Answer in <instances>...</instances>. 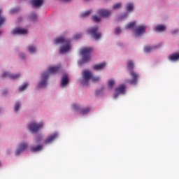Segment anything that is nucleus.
<instances>
[{
  "label": "nucleus",
  "mask_w": 179,
  "mask_h": 179,
  "mask_svg": "<svg viewBox=\"0 0 179 179\" xmlns=\"http://www.w3.org/2000/svg\"><path fill=\"white\" fill-rule=\"evenodd\" d=\"M106 67V62H102L98 64H95L94 66H92V69L94 71H101L102 69H104Z\"/></svg>",
  "instance_id": "f3484780"
},
{
  "label": "nucleus",
  "mask_w": 179,
  "mask_h": 179,
  "mask_svg": "<svg viewBox=\"0 0 179 179\" xmlns=\"http://www.w3.org/2000/svg\"><path fill=\"white\" fill-rule=\"evenodd\" d=\"M114 85H115V81H114V80H109L108 81V86L110 87V89H113Z\"/></svg>",
  "instance_id": "393cba45"
},
{
  "label": "nucleus",
  "mask_w": 179,
  "mask_h": 179,
  "mask_svg": "<svg viewBox=\"0 0 179 179\" xmlns=\"http://www.w3.org/2000/svg\"><path fill=\"white\" fill-rule=\"evenodd\" d=\"M43 127V123H38V124H36V123H31L29 125V129L31 132H33V134H36V132H37V131H38V129H40V128Z\"/></svg>",
  "instance_id": "0eeeda50"
},
{
  "label": "nucleus",
  "mask_w": 179,
  "mask_h": 179,
  "mask_svg": "<svg viewBox=\"0 0 179 179\" xmlns=\"http://www.w3.org/2000/svg\"><path fill=\"white\" fill-rule=\"evenodd\" d=\"M1 166H2V163L0 162V167H1Z\"/></svg>",
  "instance_id": "a18cd8bd"
},
{
  "label": "nucleus",
  "mask_w": 179,
  "mask_h": 179,
  "mask_svg": "<svg viewBox=\"0 0 179 179\" xmlns=\"http://www.w3.org/2000/svg\"><path fill=\"white\" fill-rule=\"evenodd\" d=\"M115 33L116 34H120V33H121V29L120 27L116 28Z\"/></svg>",
  "instance_id": "58836bf2"
},
{
  "label": "nucleus",
  "mask_w": 179,
  "mask_h": 179,
  "mask_svg": "<svg viewBox=\"0 0 179 179\" xmlns=\"http://www.w3.org/2000/svg\"><path fill=\"white\" fill-rule=\"evenodd\" d=\"M29 86V84L24 83L22 86L19 87L20 92H24V90H26L27 89V87Z\"/></svg>",
  "instance_id": "a878e982"
},
{
  "label": "nucleus",
  "mask_w": 179,
  "mask_h": 179,
  "mask_svg": "<svg viewBox=\"0 0 179 179\" xmlns=\"http://www.w3.org/2000/svg\"><path fill=\"white\" fill-rule=\"evenodd\" d=\"M20 108V103L16 102L15 106L14 107V111H15V113H17Z\"/></svg>",
  "instance_id": "c756f323"
},
{
  "label": "nucleus",
  "mask_w": 179,
  "mask_h": 179,
  "mask_svg": "<svg viewBox=\"0 0 179 179\" xmlns=\"http://www.w3.org/2000/svg\"><path fill=\"white\" fill-rule=\"evenodd\" d=\"M91 80H92V82H99V80H100V78L99 77H94L93 76V74L91 76Z\"/></svg>",
  "instance_id": "473e14b6"
},
{
  "label": "nucleus",
  "mask_w": 179,
  "mask_h": 179,
  "mask_svg": "<svg viewBox=\"0 0 179 179\" xmlns=\"http://www.w3.org/2000/svg\"><path fill=\"white\" fill-rule=\"evenodd\" d=\"M1 13H2V10L0 9V26H2L5 23V17H2Z\"/></svg>",
  "instance_id": "2f4dec72"
},
{
  "label": "nucleus",
  "mask_w": 179,
  "mask_h": 179,
  "mask_svg": "<svg viewBox=\"0 0 179 179\" xmlns=\"http://www.w3.org/2000/svg\"><path fill=\"white\" fill-rule=\"evenodd\" d=\"M80 37H82V34H77L74 36L73 38L75 40H79V38H80Z\"/></svg>",
  "instance_id": "f704fd0d"
},
{
  "label": "nucleus",
  "mask_w": 179,
  "mask_h": 179,
  "mask_svg": "<svg viewBox=\"0 0 179 179\" xmlns=\"http://www.w3.org/2000/svg\"><path fill=\"white\" fill-rule=\"evenodd\" d=\"M97 14L99 15L101 17H108L110 15H111V11L109 10H103V9H99L97 11Z\"/></svg>",
  "instance_id": "9b49d317"
},
{
  "label": "nucleus",
  "mask_w": 179,
  "mask_h": 179,
  "mask_svg": "<svg viewBox=\"0 0 179 179\" xmlns=\"http://www.w3.org/2000/svg\"><path fill=\"white\" fill-rule=\"evenodd\" d=\"M31 19L34 22L37 19V15L36 13H32L31 15Z\"/></svg>",
  "instance_id": "72a5a7b5"
},
{
  "label": "nucleus",
  "mask_w": 179,
  "mask_h": 179,
  "mask_svg": "<svg viewBox=\"0 0 179 179\" xmlns=\"http://www.w3.org/2000/svg\"><path fill=\"white\" fill-rule=\"evenodd\" d=\"M135 64L134 62L129 60L127 62V69L130 71L129 76L131 78V80H127L126 83H129L130 85H136L138 83V78H139V74L134 71V68Z\"/></svg>",
  "instance_id": "f03ea898"
},
{
  "label": "nucleus",
  "mask_w": 179,
  "mask_h": 179,
  "mask_svg": "<svg viewBox=\"0 0 179 179\" xmlns=\"http://www.w3.org/2000/svg\"><path fill=\"white\" fill-rule=\"evenodd\" d=\"M2 78H10V79H17V78H20V74H12L9 72H4L2 74Z\"/></svg>",
  "instance_id": "f8f14e48"
},
{
  "label": "nucleus",
  "mask_w": 179,
  "mask_h": 179,
  "mask_svg": "<svg viewBox=\"0 0 179 179\" xmlns=\"http://www.w3.org/2000/svg\"><path fill=\"white\" fill-rule=\"evenodd\" d=\"M92 52H93L92 48H84L80 50V54L83 55V62L79 63L80 65L86 62H90V53Z\"/></svg>",
  "instance_id": "7ed1b4c3"
},
{
  "label": "nucleus",
  "mask_w": 179,
  "mask_h": 179,
  "mask_svg": "<svg viewBox=\"0 0 179 179\" xmlns=\"http://www.w3.org/2000/svg\"><path fill=\"white\" fill-rule=\"evenodd\" d=\"M16 12H19V8H13L10 10V13H16Z\"/></svg>",
  "instance_id": "e433bc0d"
},
{
  "label": "nucleus",
  "mask_w": 179,
  "mask_h": 179,
  "mask_svg": "<svg viewBox=\"0 0 179 179\" xmlns=\"http://www.w3.org/2000/svg\"><path fill=\"white\" fill-rule=\"evenodd\" d=\"M69 82V78H68V75L64 74L62 78V86H66L68 85Z\"/></svg>",
  "instance_id": "aec40b11"
},
{
  "label": "nucleus",
  "mask_w": 179,
  "mask_h": 179,
  "mask_svg": "<svg viewBox=\"0 0 179 179\" xmlns=\"http://www.w3.org/2000/svg\"><path fill=\"white\" fill-rule=\"evenodd\" d=\"M28 51L31 54H33V52H36V47L31 45L28 46Z\"/></svg>",
  "instance_id": "cd10ccee"
},
{
  "label": "nucleus",
  "mask_w": 179,
  "mask_h": 179,
  "mask_svg": "<svg viewBox=\"0 0 179 179\" xmlns=\"http://www.w3.org/2000/svg\"><path fill=\"white\" fill-rule=\"evenodd\" d=\"M61 69V65L50 66L48 69V72H49V73H58Z\"/></svg>",
  "instance_id": "4468645a"
},
{
  "label": "nucleus",
  "mask_w": 179,
  "mask_h": 179,
  "mask_svg": "<svg viewBox=\"0 0 179 179\" xmlns=\"http://www.w3.org/2000/svg\"><path fill=\"white\" fill-rule=\"evenodd\" d=\"M27 148H29V143H20L18 146V148L17 149V150L15 152L16 156L20 155V153H22V152H24V150H26V149H27Z\"/></svg>",
  "instance_id": "6e6552de"
},
{
  "label": "nucleus",
  "mask_w": 179,
  "mask_h": 179,
  "mask_svg": "<svg viewBox=\"0 0 179 179\" xmlns=\"http://www.w3.org/2000/svg\"><path fill=\"white\" fill-rule=\"evenodd\" d=\"M41 139H43V137H39L36 139V143H38V142H40V141H41Z\"/></svg>",
  "instance_id": "a19ab883"
},
{
  "label": "nucleus",
  "mask_w": 179,
  "mask_h": 179,
  "mask_svg": "<svg viewBox=\"0 0 179 179\" xmlns=\"http://www.w3.org/2000/svg\"><path fill=\"white\" fill-rule=\"evenodd\" d=\"M92 13V10L85 11V13L80 15L81 17H86V16H89Z\"/></svg>",
  "instance_id": "bb28decb"
},
{
  "label": "nucleus",
  "mask_w": 179,
  "mask_h": 179,
  "mask_svg": "<svg viewBox=\"0 0 179 179\" xmlns=\"http://www.w3.org/2000/svg\"><path fill=\"white\" fill-rule=\"evenodd\" d=\"M64 1V2H70L71 0H62Z\"/></svg>",
  "instance_id": "c03bdc74"
},
{
  "label": "nucleus",
  "mask_w": 179,
  "mask_h": 179,
  "mask_svg": "<svg viewBox=\"0 0 179 179\" xmlns=\"http://www.w3.org/2000/svg\"><path fill=\"white\" fill-rule=\"evenodd\" d=\"M20 58H22V59H24V54L20 53Z\"/></svg>",
  "instance_id": "ea45409f"
},
{
  "label": "nucleus",
  "mask_w": 179,
  "mask_h": 179,
  "mask_svg": "<svg viewBox=\"0 0 179 179\" xmlns=\"http://www.w3.org/2000/svg\"><path fill=\"white\" fill-rule=\"evenodd\" d=\"M44 0H32V5L34 8H38L43 5Z\"/></svg>",
  "instance_id": "6ab92c4d"
},
{
  "label": "nucleus",
  "mask_w": 179,
  "mask_h": 179,
  "mask_svg": "<svg viewBox=\"0 0 179 179\" xmlns=\"http://www.w3.org/2000/svg\"><path fill=\"white\" fill-rule=\"evenodd\" d=\"M127 10L128 12H132L134 10V4L131 3H128L127 6Z\"/></svg>",
  "instance_id": "b1692460"
},
{
  "label": "nucleus",
  "mask_w": 179,
  "mask_h": 179,
  "mask_svg": "<svg viewBox=\"0 0 179 179\" xmlns=\"http://www.w3.org/2000/svg\"><path fill=\"white\" fill-rule=\"evenodd\" d=\"M0 34H1V31H0Z\"/></svg>",
  "instance_id": "49530a36"
},
{
  "label": "nucleus",
  "mask_w": 179,
  "mask_h": 179,
  "mask_svg": "<svg viewBox=\"0 0 179 179\" xmlns=\"http://www.w3.org/2000/svg\"><path fill=\"white\" fill-rule=\"evenodd\" d=\"M58 137V134L57 133H54L53 134L49 136L44 141L45 145H50V143H52L55 138Z\"/></svg>",
  "instance_id": "9d476101"
},
{
  "label": "nucleus",
  "mask_w": 179,
  "mask_h": 179,
  "mask_svg": "<svg viewBox=\"0 0 179 179\" xmlns=\"http://www.w3.org/2000/svg\"><path fill=\"white\" fill-rule=\"evenodd\" d=\"M92 71L89 70H83L82 72V80L80 81L83 86H87L89 85V80L92 78Z\"/></svg>",
  "instance_id": "20e7f679"
},
{
  "label": "nucleus",
  "mask_w": 179,
  "mask_h": 179,
  "mask_svg": "<svg viewBox=\"0 0 179 179\" xmlns=\"http://www.w3.org/2000/svg\"><path fill=\"white\" fill-rule=\"evenodd\" d=\"M92 20H93V22H100L101 18H100V17H99L97 15H92Z\"/></svg>",
  "instance_id": "7c9ffc66"
},
{
  "label": "nucleus",
  "mask_w": 179,
  "mask_h": 179,
  "mask_svg": "<svg viewBox=\"0 0 179 179\" xmlns=\"http://www.w3.org/2000/svg\"><path fill=\"white\" fill-rule=\"evenodd\" d=\"M6 93H8V90H5L2 92V94L5 95V94H6Z\"/></svg>",
  "instance_id": "37998d69"
},
{
  "label": "nucleus",
  "mask_w": 179,
  "mask_h": 179,
  "mask_svg": "<svg viewBox=\"0 0 179 179\" xmlns=\"http://www.w3.org/2000/svg\"><path fill=\"white\" fill-rule=\"evenodd\" d=\"M178 31V29H175L173 31H172V34H176Z\"/></svg>",
  "instance_id": "79ce46f5"
},
{
  "label": "nucleus",
  "mask_w": 179,
  "mask_h": 179,
  "mask_svg": "<svg viewBox=\"0 0 179 179\" xmlns=\"http://www.w3.org/2000/svg\"><path fill=\"white\" fill-rule=\"evenodd\" d=\"M155 30L157 31H164V30H166V27L163 24H158L155 27Z\"/></svg>",
  "instance_id": "412c9836"
},
{
  "label": "nucleus",
  "mask_w": 179,
  "mask_h": 179,
  "mask_svg": "<svg viewBox=\"0 0 179 179\" xmlns=\"http://www.w3.org/2000/svg\"><path fill=\"white\" fill-rule=\"evenodd\" d=\"M135 26H136V22H131L126 26V29H133Z\"/></svg>",
  "instance_id": "4be33fe9"
},
{
  "label": "nucleus",
  "mask_w": 179,
  "mask_h": 179,
  "mask_svg": "<svg viewBox=\"0 0 179 179\" xmlns=\"http://www.w3.org/2000/svg\"><path fill=\"white\" fill-rule=\"evenodd\" d=\"M87 33L91 34L95 40H99L101 38V33L99 31V27H92L87 30Z\"/></svg>",
  "instance_id": "39448f33"
},
{
  "label": "nucleus",
  "mask_w": 179,
  "mask_h": 179,
  "mask_svg": "<svg viewBox=\"0 0 179 179\" xmlns=\"http://www.w3.org/2000/svg\"><path fill=\"white\" fill-rule=\"evenodd\" d=\"M168 59L171 62H177V61H179V52L171 54L169 56Z\"/></svg>",
  "instance_id": "dca6fc26"
},
{
  "label": "nucleus",
  "mask_w": 179,
  "mask_h": 179,
  "mask_svg": "<svg viewBox=\"0 0 179 179\" xmlns=\"http://www.w3.org/2000/svg\"><path fill=\"white\" fill-rule=\"evenodd\" d=\"M43 149V144H38L36 146L31 145V152L32 153H36V152H40Z\"/></svg>",
  "instance_id": "a211bd4d"
},
{
  "label": "nucleus",
  "mask_w": 179,
  "mask_h": 179,
  "mask_svg": "<svg viewBox=\"0 0 179 179\" xmlns=\"http://www.w3.org/2000/svg\"><path fill=\"white\" fill-rule=\"evenodd\" d=\"M121 8V3H117L113 6V9H118Z\"/></svg>",
  "instance_id": "c9c22d12"
},
{
  "label": "nucleus",
  "mask_w": 179,
  "mask_h": 179,
  "mask_svg": "<svg viewBox=\"0 0 179 179\" xmlns=\"http://www.w3.org/2000/svg\"><path fill=\"white\" fill-rule=\"evenodd\" d=\"M90 111V108H86L84 109H81L80 110V114H83V115H85V114H87Z\"/></svg>",
  "instance_id": "5701e85b"
},
{
  "label": "nucleus",
  "mask_w": 179,
  "mask_h": 179,
  "mask_svg": "<svg viewBox=\"0 0 179 179\" xmlns=\"http://www.w3.org/2000/svg\"><path fill=\"white\" fill-rule=\"evenodd\" d=\"M55 44H62L59 52L64 54L71 50V39L65 36H59L55 39Z\"/></svg>",
  "instance_id": "f257e3e1"
},
{
  "label": "nucleus",
  "mask_w": 179,
  "mask_h": 179,
  "mask_svg": "<svg viewBox=\"0 0 179 179\" xmlns=\"http://www.w3.org/2000/svg\"><path fill=\"white\" fill-rule=\"evenodd\" d=\"M27 29L16 27L12 31V34H27Z\"/></svg>",
  "instance_id": "ddd939ff"
},
{
  "label": "nucleus",
  "mask_w": 179,
  "mask_h": 179,
  "mask_svg": "<svg viewBox=\"0 0 179 179\" xmlns=\"http://www.w3.org/2000/svg\"><path fill=\"white\" fill-rule=\"evenodd\" d=\"M146 31V26L145 25H140L136 27V34L137 36H141L142 33H145Z\"/></svg>",
  "instance_id": "2eb2a0df"
},
{
  "label": "nucleus",
  "mask_w": 179,
  "mask_h": 179,
  "mask_svg": "<svg viewBox=\"0 0 179 179\" xmlns=\"http://www.w3.org/2000/svg\"><path fill=\"white\" fill-rule=\"evenodd\" d=\"M72 107H73V110H79V106H78L76 104H73Z\"/></svg>",
  "instance_id": "4c0bfd02"
},
{
  "label": "nucleus",
  "mask_w": 179,
  "mask_h": 179,
  "mask_svg": "<svg viewBox=\"0 0 179 179\" xmlns=\"http://www.w3.org/2000/svg\"><path fill=\"white\" fill-rule=\"evenodd\" d=\"M48 79V72L42 74V78L38 83L39 87H45L47 86V80Z\"/></svg>",
  "instance_id": "1a4fd4ad"
},
{
  "label": "nucleus",
  "mask_w": 179,
  "mask_h": 179,
  "mask_svg": "<svg viewBox=\"0 0 179 179\" xmlns=\"http://www.w3.org/2000/svg\"><path fill=\"white\" fill-rule=\"evenodd\" d=\"M153 50V47L151 46H145L144 47V52H150V51Z\"/></svg>",
  "instance_id": "c85d7f7f"
},
{
  "label": "nucleus",
  "mask_w": 179,
  "mask_h": 179,
  "mask_svg": "<svg viewBox=\"0 0 179 179\" xmlns=\"http://www.w3.org/2000/svg\"><path fill=\"white\" fill-rule=\"evenodd\" d=\"M120 94H125V85H120L119 87L115 88L113 98L117 99Z\"/></svg>",
  "instance_id": "423d86ee"
}]
</instances>
